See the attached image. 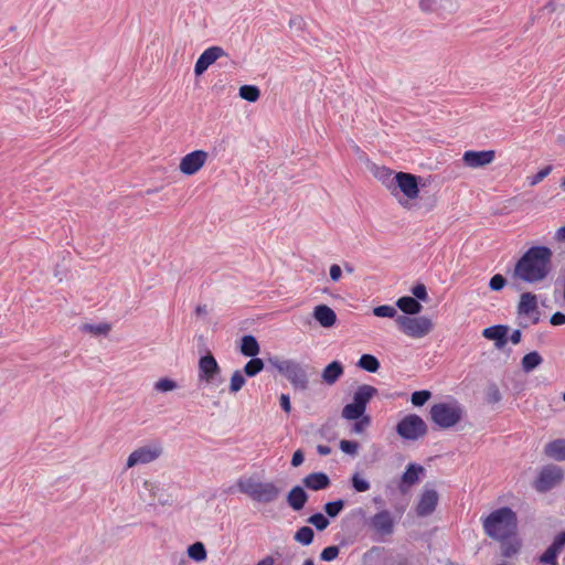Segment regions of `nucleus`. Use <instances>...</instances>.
I'll return each mask as SVG.
<instances>
[{
	"instance_id": "1",
	"label": "nucleus",
	"mask_w": 565,
	"mask_h": 565,
	"mask_svg": "<svg viewBox=\"0 0 565 565\" xmlns=\"http://www.w3.org/2000/svg\"><path fill=\"white\" fill-rule=\"evenodd\" d=\"M552 256L546 246L529 248L515 264L514 277L529 284L544 280L551 270Z\"/></svg>"
},
{
	"instance_id": "2",
	"label": "nucleus",
	"mask_w": 565,
	"mask_h": 565,
	"mask_svg": "<svg viewBox=\"0 0 565 565\" xmlns=\"http://www.w3.org/2000/svg\"><path fill=\"white\" fill-rule=\"evenodd\" d=\"M482 526L484 533L493 540L511 539L516 533V514L508 507L497 509L482 519Z\"/></svg>"
},
{
	"instance_id": "3",
	"label": "nucleus",
	"mask_w": 565,
	"mask_h": 565,
	"mask_svg": "<svg viewBox=\"0 0 565 565\" xmlns=\"http://www.w3.org/2000/svg\"><path fill=\"white\" fill-rule=\"evenodd\" d=\"M238 490L249 497L253 501L268 504L275 502L281 490L274 482H262L254 478H239L237 480Z\"/></svg>"
},
{
	"instance_id": "4",
	"label": "nucleus",
	"mask_w": 565,
	"mask_h": 565,
	"mask_svg": "<svg viewBox=\"0 0 565 565\" xmlns=\"http://www.w3.org/2000/svg\"><path fill=\"white\" fill-rule=\"evenodd\" d=\"M463 409L456 402H444L434 404L430 408V417L434 424L440 428H450L458 424L462 417Z\"/></svg>"
},
{
	"instance_id": "5",
	"label": "nucleus",
	"mask_w": 565,
	"mask_h": 565,
	"mask_svg": "<svg viewBox=\"0 0 565 565\" xmlns=\"http://www.w3.org/2000/svg\"><path fill=\"white\" fill-rule=\"evenodd\" d=\"M269 363L281 373L295 387L305 390L308 376L305 369L295 360L269 359Z\"/></svg>"
},
{
	"instance_id": "6",
	"label": "nucleus",
	"mask_w": 565,
	"mask_h": 565,
	"mask_svg": "<svg viewBox=\"0 0 565 565\" xmlns=\"http://www.w3.org/2000/svg\"><path fill=\"white\" fill-rule=\"evenodd\" d=\"M399 330L406 335L420 339L430 333L433 330V322L428 317H409V316H397L395 319Z\"/></svg>"
},
{
	"instance_id": "7",
	"label": "nucleus",
	"mask_w": 565,
	"mask_h": 565,
	"mask_svg": "<svg viewBox=\"0 0 565 565\" xmlns=\"http://www.w3.org/2000/svg\"><path fill=\"white\" fill-rule=\"evenodd\" d=\"M163 452L161 441L151 440L136 448L127 458L126 468L130 469L138 465H147L156 461Z\"/></svg>"
},
{
	"instance_id": "8",
	"label": "nucleus",
	"mask_w": 565,
	"mask_h": 565,
	"mask_svg": "<svg viewBox=\"0 0 565 565\" xmlns=\"http://www.w3.org/2000/svg\"><path fill=\"white\" fill-rule=\"evenodd\" d=\"M396 433L406 440H417L427 433V425L416 414H409L398 422Z\"/></svg>"
},
{
	"instance_id": "9",
	"label": "nucleus",
	"mask_w": 565,
	"mask_h": 565,
	"mask_svg": "<svg viewBox=\"0 0 565 565\" xmlns=\"http://www.w3.org/2000/svg\"><path fill=\"white\" fill-rule=\"evenodd\" d=\"M564 478V471L559 466L550 463L543 466L534 481V489L545 493L557 487Z\"/></svg>"
},
{
	"instance_id": "10",
	"label": "nucleus",
	"mask_w": 565,
	"mask_h": 565,
	"mask_svg": "<svg viewBox=\"0 0 565 565\" xmlns=\"http://www.w3.org/2000/svg\"><path fill=\"white\" fill-rule=\"evenodd\" d=\"M367 524L376 534L386 536L394 532L395 520L388 510H381L370 518Z\"/></svg>"
},
{
	"instance_id": "11",
	"label": "nucleus",
	"mask_w": 565,
	"mask_h": 565,
	"mask_svg": "<svg viewBox=\"0 0 565 565\" xmlns=\"http://www.w3.org/2000/svg\"><path fill=\"white\" fill-rule=\"evenodd\" d=\"M207 153L203 150H195L185 154L180 162V171L185 175L196 173L205 163Z\"/></svg>"
},
{
	"instance_id": "12",
	"label": "nucleus",
	"mask_w": 565,
	"mask_h": 565,
	"mask_svg": "<svg viewBox=\"0 0 565 565\" xmlns=\"http://www.w3.org/2000/svg\"><path fill=\"white\" fill-rule=\"evenodd\" d=\"M438 500L437 491L425 486L416 505L417 515L422 518L430 515L435 511Z\"/></svg>"
},
{
	"instance_id": "13",
	"label": "nucleus",
	"mask_w": 565,
	"mask_h": 565,
	"mask_svg": "<svg viewBox=\"0 0 565 565\" xmlns=\"http://www.w3.org/2000/svg\"><path fill=\"white\" fill-rule=\"evenodd\" d=\"M392 181L395 183L396 188L405 194L411 200H414L418 196V184L415 175L405 172L396 173Z\"/></svg>"
},
{
	"instance_id": "14",
	"label": "nucleus",
	"mask_w": 565,
	"mask_h": 565,
	"mask_svg": "<svg viewBox=\"0 0 565 565\" xmlns=\"http://www.w3.org/2000/svg\"><path fill=\"white\" fill-rule=\"evenodd\" d=\"M226 52L221 46H211L203 51L199 56L195 65L194 73L196 76L202 75L217 58L226 56Z\"/></svg>"
},
{
	"instance_id": "15",
	"label": "nucleus",
	"mask_w": 565,
	"mask_h": 565,
	"mask_svg": "<svg viewBox=\"0 0 565 565\" xmlns=\"http://www.w3.org/2000/svg\"><path fill=\"white\" fill-rule=\"evenodd\" d=\"M462 160L469 168H481L490 164L494 160L493 150L475 151L468 150L463 153Z\"/></svg>"
},
{
	"instance_id": "16",
	"label": "nucleus",
	"mask_w": 565,
	"mask_h": 565,
	"mask_svg": "<svg viewBox=\"0 0 565 565\" xmlns=\"http://www.w3.org/2000/svg\"><path fill=\"white\" fill-rule=\"evenodd\" d=\"M220 366L211 354L204 355L199 361V377L206 383H213L214 377L220 374Z\"/></svg>"
},
{
	"instance_id": "17",
	"label": "nucleus",
	"mask_w": 565,
	"mask_h": 565,
	"mask_svg": "<svg viewBox=\"0 0 565 565\" xmlns=\"http://www.w3.org/2000/svg\"><path fill=\"white\" fill-rule=\"evenodd\" d=\"M312 316L323 328H331L337 322L335 312L327 305L316 306Z\"/></svg>"
},
{
	"instance_id": "18",
	"label": "nucleus",
	"mask_w": 565,
	"mask_h": 565,
	"mask_svg": "<svg viewBox=\"0 0 565 565\" xmlns=\"http://www.w3.org/2000/svg\"><path fill=\"white\" fill-rule=\"evenodd\" d=\"M424 472V468L417 463H409L402 476L399 489L405 492L409 487L419 481V476Z\"/></svg>"
},
{
	"instance_id": "19",
	"label": "nucleus",
	"mask_w": 565,
	"mask_h": 565,
	"mask_svg": "<svg viewBox=\"0 0 565 565\" xmlns=\"http://www.w3.org/2000/svg\"><path fill=\"white\" fill-rule=\"evenodd\" d=\"M520 316L532 317L537 313V297L532 292H523L518 305Z\"/></svg>"
},
{
	"instance_id": "20",
	"label": "nucleus",
	"mask_w": 565,
	"mask_h": 565,
	"mask_svg": "<svg viewBox=\"0 0 565 565\" xmlns=\"http://www.w3.org/2000/svg\"><path fill=\"white\" fill-rule=\"evenodd\" d=\"M508 327L502 324L483 329L482 335L488 340L495 341V347L502 349L507 344Z\"/></svg>"
},
{
	"instance_id": "21",
	"label": "nucleus",
	"mask_w": 565,
	"mask_h": 565,
	"mask_svg": "<svg viewBox=\"0 0 565 565\" xmlns=\"http://www.w3.org/2000/svg\"><path fill=\"white\" fill-rule=\"evenodd\" d=\"M544 455L555 461H565V439L557 438L544 446Z\"/></svg>"
},
{
	"instance_id": "22",
	"label": "nucleus",
	"mask_w": 565,
	"mask_h": 565,
	"mask_svg": "<svg viewBox=\"0 0 565 565\" xmlns=\"http://www.w3.org/2000/svg\"><path fill=\"white\" fill-rule=\"evenodd\" d=\"M302 482L308 489L318 491L328 488L330 479L324 472H313L306 476Z\"/></svg>"
},
{
	"instance_id": "23",
	"label": "nucleus",
	"mask_w": 565,
	"mask_h": 565,
	"mask_svg": "<svg viewBox=\"0 0 565 565\" xmlns=\"http://www.w3.org/2000/svg\"><path fill=\"white\" fill-rule=\"evenodd\" d=\"M307 501L308 494L300 486L294 487L287 494V503L295 511L301 510Z\"/></svg>"
},
{
	"instance_id": "24",
	"label": "nucleus",
	"mask_w": 565,
	"mask_h": 565,
	"mask_svg": "<svg viewBox=\"0 0 565 565\" xmlns=\"http://www.w3.org/2000/svg\"><path fill=\"white\" fill-rule=\"evenodd\" d=\"M377 390L374 386L363 384L353 394V403L366 409L367 403L375 396Z\"/></svg>"
},
{
	"instance_id": "25",
	"label": "nucleus",
	"mask_w": 565,
	"mask_h": 565,
	"mask_svg": "<svg viewBox=\"0 0 565 565\" xmlns=\"http://www.w3.org/2000/svg\"><path fill=\"white\" fill-rule=\"evenodd\" d=\"M343 365L339 361L328 364L321 374L322 381L328 385H333L343 375Z\"/></svg>"
},
{
	"instance_id": "26",
	"label": "nucleus",
	"mask_w": 565,
	"mask_h": 565,
	"mask_svg": "<svg viewBox=\"0 0 565 565\" xmlns=\"http://www.w3.org/2000/svg\"><path fill=\"white\" fill-rule=\"evenodd\" d=\"M239 351L244 356L256 358L260 351V347L254 335L246 334L241 339Z\"/></svg>"
},
{
	"instance_id": "27",
	"label": "nucleus",
	"mask_w": 565,
	"mask_h": 565,
	"mask_svg": "<svg viewBox=\"0 0 565 565\" xmlns=\"http://www.w3.org/2000/svg\"><path fill=\"white\" fill-rule=\"evenodd\" d=\"M396 306L406 315H417L422 311L423 306L411 296L401 297L396 301Z\"/></svg>"
},
{
	"instance_id": "28",
	"label": "nucleus",
	"mask_w": 565,
	"mask_h": 565,
	"mask_svg": "<svg viewBox=\"0 0 565 565\" xmlns=\"http://www.w3.org/2000/svg\"><path fill=\"white\" fill-rule=\"evenodd\" d=\"M541 363H542L541 355L536 351H533V352L525 354L522 358L521 366L524 372L529 373V372L533 371L534 369H536Z\"/></svg>"
},
{
	"instance_id": "29",
	"label": "nucleus",
	"mask_w": 565,
	"mask_h": 565,
	"mask_svg": "<svg viewBox=\"0 0 565 565\" xmlns=\"http://www.w3.org/2000/svg\"><path fill=\"white\" fill-rule=\"evenodd\" d=\"M356 365L360 369H362L364 371H367L370 373H375L380 369L379 360L374 355H372V354H363V355H361V358L359 359Z\"/></svg>"
},
{
	"instance_id": "30",
	"label": "nucleus",
	"mask_w": 565,
	"mask_h": 565,
	"mask_svg": "<svg viewBox=\"0 0 565 565\" xmlns=\"http://www.w3.org/2000/svg\"><path fill=\"white\" fill-rule=\"evenodd\" d=\"M365 415V409L354 404L353 402L347 404L342 409V417L348 420H356Z\"/></svg>"
},
{
	"instance_id": "31",
	"label": "nucleus",
	"mask_w": 565,
	"mask_h": 565,
	"mask_svg": "<svg viewBox=\"0 0 565 565\" xmlns=\"http://www.w3.org/2000/svg\"><path fill=\"white\" fill-rule=\"evenodd\" d=\"M264 369V362L259 358H252L243 367L242 372L248 377H254Z\"/></svg>"
},
{
	"instance_id": "32",
	"label": "nucleus",
	"mask_w": 565,
	"mask_h": 565,
	"mask_svg": "<svg viewBox=\"0 0 565 565\" xmlns=\"http://www.w3.org/2000/svg\"><path fill=\"white\" fill-rule=\"evenodd\" d=\"M238 94L241 98L252 103L256 102L260 96L258 87L254 85L241 86Z\"/></svg>"
},
{
	"instance_id": "33",
	"label": "nucleus",
	"mask_w": 565,
	"mask_h": 565,
	"mask_svg": "<svg viewBox=\"0 0 565 565\" xmlns=\"http://www.w3.org/2000/svg\"><path fill=\"white\" fill-rule=\"evenodd\" d=\"M501 542V553L504 557H512L513 555L518 554L520 550V542L515 539L510 540L507 539Z\"/></svg>"
},
{
	"instance_id": "34",
	"label": "nucleus",
	"mask_w": 565,
	"mask_h": 565,
	"mask_svg": "<svg viewBox=\"0 0 565 565\" xmlns=\"http://www.w3.org/2000/svg\"><path fill=\"white\" fill-rule=\"evenodd\" d=\"M188 555L190 558L196 562H202L206 558V551L201 542H195L188 548Z\"/></svg>"
},
{
	"instance_id": "35",
	"label": "nucleus",
	"mask_w": 565,
	"mask_h": 565,
	"mask_svg": "<svg viewBox=\"0 0 565 565\" xmlns=\"http://www.w3.org/2000/svg\"><path fill=\"white\" fill-rule=\"evenodd\" d=\"M246 380L244 377V373L241 370H236L230 381V393L236 394L239 392L245 385Z\"/></svg>"
},
{
	"instance_id": "36",
	"label": "nucleus",
	"mask_w": 565,
	"mask_h": 565,
	"mask_svg": "<svg viewBox=\"0 0 565 565\" xmlns=\"http://www.w3.org/2000/svg\"><path fill=\"white\" fill-rule=\"evenodd\" d=\"M352 488L356 492H366L370 490L371 484L360 472H354L351 477Z\"/></svg>"
},
{
	"instance_id": "37",
	"label": "nucleus",
	"mask_w": 565,
	"mask_h": 565,
	"mask_svg": "<svg viewBox=\"0 0 565 565\" xmlns=\"http://www.w3.org/2000/svg\"><path fill=\"white\" fill-rule=\"evenodd\" d=\"M315 533L311 527L302 526L295 534V541L302 545H309L313 541Z\"/></svg>"
},
{
	"instance_id": "38",
	"label": "nucleus",
	"mask_w": 565,
	"mask_h": 565,
	"mask_svg": "<svg viewBox=\"0 0 565 565\" xmlns=\"http://www.w3.org/2000/svg\"><path fill=\"white\" fill-rule=\"evenodd\" d=\"M82 330L84 332H88L95 335L107 334L110 330V326L108 323H98V324H89L85 323L82 326Z\"/></svg>"
},
{
	"instance_id": "39",
	"label": "nucleus",
	"mask_w": 565,
	"mask_h": 565,
	"mask_svg": "<svg viewBox=\"0 0 565 565\" xmlns=\"http://www.w3.org/2000/svg\"><path fill=\"white\" fill-rule=\"evenodd\" d=\"M373 315L379 318H395L397 311L393 306L382 305L373 309Z\"/></svg>"
},
{
	"instance_id": "40",
	"label": "nucleus",
	"mask_w": 565,
	"mask_h": 565,
	"mask_svg": "<svg viewBox=\"0 0 565 565\" xmlns=\"http://www.w3.org/2000/svg\"><path fill=\"white\" fill-rule=\"evenodd\" d=\"M558 552L553 548L551 545L546 548V551L540 556V562L548 565H558L557 556Z\"/></svg>"
},
{
	"instance_id": "41",
	"label": "nucleus",
	"mask_w": 565,
	"mask_h": 565,
	"mask_svg": "<svg viewBox=\"0 0 565 565\" xmlns=\"http://www.w3.org/2000/svg\"><path fill=\"white\" fill-rule=\"evenodd\" d=\"M308 523L312 524L317 530L323 531L329 525V520L322 513H316L308 519Z\"/></svg>"
},
{
	"instance_id": "42",
	"label": "nucleus",
	"mask_w": 565,
	"mask_h": 565,
	"mask_svg": "<svg viewBox=\"0 0 565 565\" xmlns=\"http://www.w3.org/2000/svg\"><path fill=\"white\" fill-rule=\"evenodd\" d=\"M430 397L431 393L427 390H423L414 392L411 401L414 406H423Z\"/></svg>"
},
{
	"instance_id": "43",
	"label": "nucleus",
	"mask_w": 565,
	"mask_h": 565,
	"mask_svg": "<svg viewBox=\"0 0 565 565\" xmlns=\"http://www.w3.org/2000/svg\"><path fill=\"white\" fill-rule=\"evenodd\" d=\"M154 388L158 392L167 393L177 388V383L168 377L160 379L154 383Z\"/></svg>"
},
{
	"instance_id": "44",
	"label": "nucleus",
	"mask_w": 565,
	"mask_h": 565,
	"mask_svg": "<svg viewBox=\"0 0 565 565\" xmlns=\"http://www.w3.org/2000/svg\"><path fill=\"white\" fill-rule=\"evenodd\" d=\"M343 507V500H337L326 503L324 511L330 518H335L342 511Z\"/></svg>"
},
{
	"instance_id": "45",
	"label": "nucleus",
	"mask_w": 565,
	"mask_h": 565,
	"mask_svg": "<svg viewBox=\"0 0 565 565\" xmlns=\"http://www.w3.org/2000/svg\"><path fill=\"white\" fill-rule=\"evenodd\" d=\"M552 170H553L552 166L544 167L536 174L527 178L529 184L532 186L539 184L552 172Z\"/></svg>"
},
{
	"instance_id": "46",
	"label": "nucleus",
	"mask_w": 565,
	"mask_h": 565,
	"mask_svg": "<svg viewBox=\"0 0 565 565\" xmlns=\"http://www.w3.org/2000/svg\"><path fill=\"white\" fill-rule=\"evenodd\" d=\"M340 449L348 455L354 456L358 452L359 444L356 441L352 440H341L340 441Z\"/></svg>"
},
{
	"instance_id": "47",
	"label": "nucleus",
	"mask_w": 565,
	"mask_h": 565,
	"mask_svg": "<svg viewBox=\"0 0 565 565\" xmlns=\"http://www.w3.org/2000/svg\"><path fill=\"white\" fill-rule=\"evenodd\" d=\"M339 555V547L338 546H328L323 548V551L320 554V558L324 562H331L334 558H337Z\"/></svg>"
},
{
	"instance_id": "48",
	"label": "nucleus",
	"mask_w": 565,
	"mask_h": 565,
	"mask_svg": "<svg viewBox=\"0 0 565 565\" xmlns=\"http://www.w3.org/2000/svg\"><path fill=\"white\" fill-rule=\"evenodd\" d=\"M413 298H415L417 301H427L428 300V294L427 289L424 284H417L412 288Z\"/></svg>"
},
{
	"instance_id": "49",
	"label": "nucleus",
	"mask_w": 565,
	"mask_h": 565,
	"mask_svg": "<svg viewBox=\"0 0 565 565\" xmlns=\"http://www.w3.org/2000/svg\"><path fill=\"white\" fill-rule=\"evenodd\" d=\"M370 416H363L362 418L356 419L353 424L352 431L354 434H362L370 426Z\"/></svg>"
},
{
	"instance_id": "50",
	"label": "nucleus",
	"mask_w": 565,
	"mask_h": 565,
	"mask_svg": "<svg viewBox=\"0 0 565 565\" xmlns=\"http://www.w3.org/2000/svg\"><path fill=\"white\" fill-rule=\"evenodd\" d=\"M505 278L502 275L497 274L490 279L489 286L492 290L499 291L505 286Z\"/></svg>"
},
{
	"instance_id": "51",
	"label": "nucleus",
	"mask_w": 565,
	"mask_h": 565,
	"mask_svg": "<svg viewBox=\"0 0 565 565\" xmlns=\"http://www.w3.org/2000/svg\"><path fill=\"white\" fill-rule=\"evenodd\" d=\"M553 548H555L558 553L564 548L565 546V532L559 533L551 544Z\"/></svg>"
},
{
	"instance_id": "52",
	"label": "nucleus",
	"mask_w": 565,
	"mask_h": 565,
	"mask_svg": "<svg viewBox=\"0 0 565 565\" xmlns=\"http://www.w3.org/2000/svg\"><path fill=\"white\" fill-rule=\"evenodd\" d=\"M329 275H330V278L332 281H334V282L339 281L342 277L341 267L337 264L331 265L330 269H329Z\"/></svg>"
},
{
	"instance_id": "53",
	"label": "nucleus",
	"mask_w": 565,
	"mask_h": 565,
	"mask_svg": "<svg viewBox=\"0 0 565 565\" xmlns=\"http://www.w3.org/2000/svg\"><path fill=\"white\" fill-rule=\"evenodd\" d=\"M551 324L553 326H562L565 324V313L563 312H555L550 320Z\"/></svg>"
},
{
	"instance_id": "54",
	"label": "nucleus",
	"mask_w": 565,
	"mask_h": 565,
	"mask_svg": "<svg viewBox=\"0 0 565 565\" xmlns=\"http://www.w3.org/2000/svg\"><path fill=\"white\" fill-rule=\"evenodd\" d=\"M280 407L286 412V413H289L290 409H291V405H290V398L287 394H281L280 395Z\"/></svg>"
},
{
	"instance_id": "55",
	"label": "nucleus",
	"mask_w": 565,
	"mask_h": 565,
	"mask_svg": "<svg viewBox=\"0 0 565 565\" xmlns=\"http://www.w3.org/2000/svg\"><path fill=\"white\" fill-rule=\"evenodd\" d=\"M303 459H305V457H303L302 451L301 450H297L292 455L291 465L294 467H298V466H300L303 462Z\"/></svg>"
},
{
	"instance_id": "56",
	"label": "nucleus",
	"mask_w": 565,
	"mask_h": 565,
	"mask_svg": "<svg viewBox=\"0 0 565 565\" xmlns=\"http://www.w3.org/2000/svg\"><path fill=\"white\" fill-rule=\"evenodd\" d=\"M435 0H420L419 7L423 11H431L435 8Z\"/></svg>"
},
{
	"instance_id": "57",
	"label": "nucleus",
	"mask_w": 565,
	"mask_h": 565,
	"mask_svg": "<svg viewBox=\"0 0 565 565\" xmlns=\"http://www.w3.org/2000/svg\"><path fill=\"white\" fill-rule=\"evenodd\" d=\"M501 398V394L499 392V390L493 386L490 388V392H489V401L492 402V403H497L499 402Z\"/></svg>"
},
{
	"instance_id": "58",
	"label": "nucleus",
	"mask_w": 565,
	"mask_h": 565,
	"mask_svg": "<svg viewBox=\"0 0 565 565\" xmlns=\"http://www.w3.org/2000/svg\"><path fill=\"white\" fill-rule=\"evenodd\" d=\"M557 242H565V226L559 227L554 236Z\"/></svg>"
},
{
	"instance_id": "59",
	"label": "nucleus",
	"mask_w": 565,
	"mask_h": 565,
	"mask_svg": "<svg viewBox=\"0 0 565 565\" xmlns=\"http://www.w3.org/2000/svg\"><path fill=\"white\" fill-rule=\"evenodd\" d=\"M317 451L321 456H328L331 452V448L329 446H327V445H318L317 446Z\"/></svg>"
},
{
	"instance_id": "60",
	"label": "nucleus",
	"mask_w": 565,
	"mask_h": 565,
	"mask_svg": "<svg viewBox=\"0 0 565 565\" xmlns=\"http://www.w3.org/2000/svg\"><path fill=\"white\" fill-rule=\"evenodd\" d=\"M510 341L513 343V344H518L520 341H521V331L520 330H514L510 337Z\"/></svg>"
},
{
	"instance_id": "61",
	"label": "nucleus",
	"mask_w": 565,
	"mask_h": 565,
	"mask_svg": "<svg viewBox=\"0 0 565 565\" xmlns=\"http://www.w3.org/2000/svg\"><path fill=\"white\" fill-rule=\"evenodd\" d=\"M275 561L271 556H266L260 559L256 565H274Z\"/></svg>"
},
{
	"instance_id": "62",
	"label": "nucleus",
	"mask_w": 565,
	"mask_h": 565,
	"mask_svg": "<svg viewBox=\"0 0 565 565\" xmlns=\"http://www.w3.org/2000/svg\"><path fill=\"white\" fill-rule=\"evenodd\" d=\"M195 311H196L198 315H205L206 313V307L205 306H198Z\"/></svg>"
},
{
	"instance_id": "63",
	"label": "nucleus",
	"mask_w": 565,
	"mask_h": 565,
	"mask_svg": "<svg viewBox=\"0 0 565 565\" xmlns=\"http://www.w3.org/2000/svg\"><path fill=\"white\" fill-rule=\"evenodd\" d=\"M344 269H345V271H347V273H349V274H352V273H353V270H354L353 266H352V265H350V264H348V263H347V264H344Z\"/></svg>"
},
{
	"instance_id": "64",
	"label": "nucleus",
	"mask_w": 565,
	"mask_h": 565,
	"mask_svg": "<svg viewBox=\"0 0 565 565\" xmlns=\"http://www.w3.org/2000/svg\"><path fill=\"white\" fill-rule=\"evenodd\" d=\"M302 565H315V564H313V561H312V559L308 558V559H306V561L303 562V564H302Z\"/></svg>"
}]
</instances>
